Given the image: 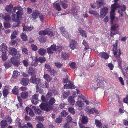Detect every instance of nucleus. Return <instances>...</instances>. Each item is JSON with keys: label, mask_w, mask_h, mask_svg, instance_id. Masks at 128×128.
Instances as JSON below:
<instances>
[{"label": "nucleus", "mask_w": 128, "mask_h": 128, "mask_svg": "<svg viewBox=\"0 0 128 128\" xmlns=\"http://www.w3.org/2000/svg\"><path fill=\"white\" fill-rule=\"evenodd\" d=\"M119 8L121 9V10H119L118 12L119 14H120V16H122L124 14V12L126 10V6L123 5H122L120 6L117 3H114V4L112 5V9L110 12V17L111 22H112V20H113L115 18V14L114 12L116 8Z\"/></svg>", "instance_id": "f257e3e1"}, {"label": "nucleus", "mask_w": 128, "mask_h": 128, "mask_svg": "<svg viewBox=\"0 0 128 128\" xmlns=\"http://www.w3.org/2000/svg\"><path fill=\"white\" fill-rule=\"evenodd\" d=\"M46 103H42L40 105V109L44 111L48 112L53 108V105L55 103L56 100L54 98H52L49 100Z\"/></svg>", "instance_id": "f03ea898"}, {"label": "nucleus", "mask_w": 128, "mask_h": 128, "mask_svg": "<svg viewBox=\"0 0 128 128\" xmlns=\"http://www.w3.org/2000/svg\"><path fill=\"white\" fill-rule=\"evenodd\" d=\"M23 8L20 6H18L17 7H14L13 9L14 13L16 12V10H18V11L16 12L17 16L16 14L14 13L12 15V20L14 22H16L19 21L20 19V18L21 16L23 14Z\"/></svg>", "instance_id": "7ed1b4c3"}, {"label": "nucleus", "mask_w": 128, "mask_h": 128, "mask_svg": "<svg viewBox=\"0 0 128 128\" xmlns=\"http://www.w3.org/2000/svg\"><path fill=\"white\" fill-rule=\"evenodd\" d=\"M119 25L117 24H113L111 26L112 30L110 32V36H111L113 37L116 34L118 33V32L115 33V32L119 30Z\"/></svg>", "instance_id": "20e7f679"}, {"label": "nucleus", "mask_w": 128, "mask_h": 128, "mask_svg": "<svg viewBox=\"0 0 128 128\" xmlns=\"http://www.w3.org/2000/svg\"><path fill=\"white\" fill-rule=\"evenodd\" d=\"M118 42L116 41V43L113 45V50L114 51V53L115 56L117 58H120L121 54V51L119 50H117L118 46Z\"/></svg>", "instance_id": "39448f33"}, {"label": "nucleus", "mask_w": 128, "mask_h": 128, "mask_svg": "<svg viewBox=\"0 0 128 128\" xmlns=\"http://www.w3.org/2000/svg\"><path fill=\"white\" fill-rule=\"evenodd\" d=\"M39 34L40 36L45 35L48 34L50 37H52L54 35V34L52 30H46L40 31L39 32Z\"/></svg>", "instance_id": "423d86ee"}, {"label": "nucleus", "mask_w": 128, "mask_h": 128, "mask_svg": "<svg viewBox=\"0 0 128 128\" xmlns=\"http://www.w3.org/2000/svg\"><path fill=\"white\" fill-rule=\"evenodd\" d=\"M108 8L106 7L102 8L100 11V16L102 18H103L106 15L108 12Z\"/></svg>", "instance_id": "0eeeda50"}, {"label": "nucleus", "mask_w": 128, "mask_h": 128, "mask_svg": "<svg viewBox=\"0 0 128 128\" xmlns=\"http://www.w3.org/2000/svg\"><path fill=\"white\" fill-rule=\"evenodd\" d=\"M52 93L51 92H48L46 94V98L42 96L41 97V99L42 101L45 102H47L50 99L52 98Z\"/></svg>", "instance_id": "6e6552de"}, {"label": "nucleus", "mask_w": 128, "mask_h": 128, "mask_svg": "<svg viewBox=\"0 0 128 128\" xmlns=\"http://www.w3.org/2000/svg\"><path fill=\"white\" fill-rule=\"evenodd\" d=\"M70 44L69 47L72 50H74L76 48V45L77 42L75 40H71L69 42Z\"/></svg>", "instance_id": "1a4fd4ad"}, {"label": "nucleus", "mask_w": 128, "mask_h": 128, "mask_svg": "<svg viewBox=\"0 0 128 128\" xmlns=\"http://www.w3.org/2000/svg\"><path fill=\"white\" fill-rule=\"evenodd\" d=\"M105 4V2L104 0H100L97 2L95 3V5L96 8H98L101 7L102 6Z\"/></svg>", "instance_id": "9d476101"}, {"label": "nucleus", "mask_w": 128, "mask_h": 128, "mask_svg": "<svg viewBox=\"0 0 128 128\" xmlns=\"http://www.w3.org/2000/svg\"><path fill=\"white\" fill-rule=\"evenodd\" d=\"M98 55L101 58L105 60H107L109 58V55L108 54L104 52L99 53Z\"/></svg>", "instance_id": "9b49d317"}, {"label": "nucleus", "mask_w": 128, "mask_h": 128, "mask_svg": "<svg viewBox=\"0 0 128 128\" xmlns=\"http://www.w3.org/2000/svg\"><path fill=\"white\" fill-rule=\"evenodd\" d=\"M76 107L79 110H82L84 108V104L82 102L78 101L76 102Z\"/></svg>", "instance_id": "f8f14e48"}, {"label": "nucleus", "mask_w": 128, "mask_h": 128, "mask_svg": "<svg viewBox=\"0 0 128 128\" xmlns=\"http://www.w3.org/2000/svg\"><path fill=\"white\" fill-rule=\"evenodd\" d=\"M64 88H68L69 89H74L76 88L73 83L71 82H69L68 84H66L64 86Z\"/></svg>", "instance_id": "ddd939ff"}, {"label": "nucleus", "mask_w": 128, "mask_h": 128, "mask_svg": "<svg viewBox=\"0 0 128 128\" xmlns=\"http://www.w3.org/2000/svg\"><path fill=\"white\" fill-rule=\"evenodd\" d=\"M38 96V94H35L32 96L31 101L34 104H37Z\"/></svg>", "instance_id": "4468645a"}, {"label": "nucleus", "mask_w": 128, "mask_h": 128, "mask_svg": "<svg viewBox=\"0 0 128 128\" xmlns=\"http://www.w3.org/2000/svg\"><path fill=\"white\" fill-rule=\"evenodd\" d=\"M20 120L19 118H17L16 120V122L17 125L19 126V127L20 128H27L26 124H23L22 125L20 122Z\"/></svg>", "instance_id": "2eb2a0df"}, {"label": "nucleus", "mask_w": 128, "mask_h": 128, "mask_svg": "<svg viewBox=\"0 0 128 128\" xmlns=\"http://www.w3.org/2000/svg\"><path fill=\"white\" fill-rule=\"evenodd\" d=\"M45 68L48 69V70L53 75L55 73V71L54 70L52 69L50 66L48 64H46L45 65Z\"/></svg>", "instance_id": "dca6fc26"}, {"label": "nucleus", "mask_w": 128, "mask_h": 128, "mask_svg": "<svg viewBox=\"0 0 128 128\" xmlns=\"http://www.w3.org/2000/svg\"><path fill=\"white\" fill-rule=\"evenodd\" d=\"M30 80L32 83L34 84H38L40 82V79L39 78H36L34 76L32 77Z\"/></svg>", "instance_id": "f3484780"}, {"label": "nucleus", "mask_w": 128, "mask_h": 128, "mask_svg": "<svg viewBox=\"0 0 128 128\" xmlns=\"http://www.w3.org/2000/svg\"><path fill=\"white\" fill-rule=\"evenodd\" d=\"M10 60L12 63L15 66H18L20 65L19 61L15 60L14 57L12 58Z\"/></svg>", "instance_id": "a211bd4d"}, {"label": "nucleus", "mask_w": 128, "mask_h": 128, "mask_svg": "<svg viewBox=\"0 0 128 128\" xmlns=\"http://www.w3.org/2000/svg\"><path fill=\"white\" fill-rule=\"evenodd\" d=\"M9 51V54L12 56H14L17 54L16 50L14 48H10V49Z\"/></svg>", "instance_id": "6ab92c4d"}, {"label": "nucleus", "mask_w": 128, "mask_h": 128, "mask_svg": "<svg viewBox=\"0 0 128 128\" xmlns=\"http://www.w3.org/2000/svg\"><path fill=\"white\" fill-rule=\"evenodd\" d=\"M26 109L27 112L28 113L29 112V114L32 117L34 116V112L32 110L31 108L27 107Z\"/></svg>", "instance_id": "aec40b11"}, {"label": "nucleus", "mask_w": 128, "mask_h": 128, "mask_svg": "<svg viewBox=\"0 0 128 128\" xmlns=\"http://www.w3.org/2000/svg\"><path fill=\"white\" fill-rule=\"evenodd\" d=\"M104 80V78L102 77H98L97 78V81L98 83V86L102 85Z\"/></svg>", "instance_id": "412c9836"}, {"label": "nucleus", "mask_w": 128, "mask_h": 128, "mask_svg": "<svg viewBox=\"0 0 128 128\" xmlns=\"http://www.w3.org/2000/svg\"><path fill=\"white\" fill-rule=\"evenodd\" d=\"M29 82V80L28 78H23L21 80V83L22 85L26 86L28 84Z\"/></svg>", "instance_id": "4be33fe9"}, {"label": "nucleus", "mask_w": 128, "mask_h": 128, "mask_svg": "<svg viewBox=\"0 0 128 128\" xmlns=\"http://www.w3.org/2000/svg\"><path fill=\"white\" fill-rule=\"evenodd\" d=\"M13 6L12 5L10 4L9 6H7L6 7V9L8 12H13V9L14 8H13Z\"/></svg>", "instance_id": "5701e85b"}, {"label": "nucleus", "mask_w": 128, "mask_h": 128, "mask_svg": "<svg viewBox=\"0 0 128 128\" xmlns=\"http://www.w3.org/2000/svg\"><path fill=\"white\" fill-rule=\"evenodd\" d=\"M28 73L30 75L32 76L35 73V70L32 67H30L29 68Z\"/></svg>", "instance_id": "b1692460"}, {"label": "nucleus", "mask_w": 128, "mask_h": 128, "mask_svg": "<svg viewBox=\"0 0 128 128\" xmlns=\"http://www.w3.org/2000/svg\"><path fill=\"white\" fill-rule=\"evenodd\" d=\"M0 125L2 128H5L8 126L7 121L4 120H3L1 122Z\"/></svg>", "instance_id": "393cba45"}, {"label": "nucleus", "mask_w": 128, "mask_h": 128, "mask_svg": "<svg viewBox=\"0 0 128 128\" xmlns=\"http://www.w3.org/2000/svg\"><path fill=\"white\" fill-rule=\"evenodd\" d=\"M2 48L1 49L0 51L3 52H6L8 51L7 47L6 46V45L4 44H2L1 46H0Z\"/></svg>", "instance_id": "a878e982"}, {"label": "nucleus", "mask_w": 128, "mask_h": 128, "mask_svg": "<svg viewBox=\"0 0 128 128\" xmlns=\"http://www.w3.org/2000/svg\"><path fill=\"white\" fill-rule=\"evenodd\" d=\"M88 118L86 116H82L81 122L83 124H86L88 122Z\"/></svg>", "instance_id": "bb28decb"}, {"label": "nucleus", "mask_w": 128, "mask_h": 128, "mask_svg": "<svg viewBox=\"0 0 128 128\" xmlns=\"http://www.w3.org/2000/svg\"><path fill=\"white\" fill-rule=\"evenodd\" d=\"M68 1L67 0H60V2L61 3L62 7L64 9L66 8L68 6V5L64 2H67Z\"/></svg>", "instance_id": "cd10ccee"}, {"label": "nucleus", "mask_w": 128, "mask_h": 128, "mask_svg": "<svg viewBox=\"0 0 128 128\" xmlns=\"http://www.w3.org/2000/svg\"><path fill=\"white\" fill-rule=\"evenodd\" d=\"M44 78L48 82H50L52 80L50 75L48 74H45L44 76Z\"/></svg>", "instance_id": "c85d7f7f"}, {"label": "nucleus", "mask_w": 128, "mask_h": 128, "mask_svg": "<svg viewBox=\"0 0 128 128\" xmlns=\"http://www.w3.org/2000/svg\"><path fill=\"white\" fill-rule=\"evenodd\" d=\"M46 52V50L43 48H41L39 49L38 52L39 54L42 56L44 55Z\"/></svg>", "instance_id": "c756f323"}, {"label": "nucleus", "mask_w": 128, "mask_h": 128, "mask_svg": "<svg viewBox=\"0 0 128 128\" xmlns=\"http://www.w3.org/2000/svg\"><path fill=\"white\" fill-rule=\"evenodd\" d=\"M18 31L16 30L14 31L11 36V40H13L16 38V36L18 34Z\"/></svg>", "instance_id": "7c9ffc66"}, {"label": "nucleus", "mask_w": 128, "mask_h": 128, "mask_svg": "<svg viewBox=\"0 0 128 128\" xmlns=\"http://www.w3.org/2000/svg\"><path fill=\"white\" fill-rule=\"evenodd\" d=\"M39 12L37 11L33 12L32 14V18L34 20H35L38 18V15Z\"/></svg>", "instance_id": "2f4dec72"}, {"label": "nucleus", "mask_w": 128, "mask_h": 128, "mask_svg": "<svg viewBox=\"0 0 128 128\" xmlns=\"http://www.w3.org/2000/svg\"><path fill=\"white\" fill-rule=\"evenodd\" d=\"M79 31L82 37H84L86 38V34L85 31L80 28L79 29Z\"/></svg>", "instance_id": "473e14b6"}, {"label": "nucleus", "mask_w": 128, "mask_h": 128, "mask_svg": "<svg viewBox=\"0 0 128 128\" xmlns=\"http://www.w3.org/2000/svg\"><path fill=\"white\" fill-rule=\"evenodd\" d=\"M68 100V102L70 103L72 105H74L75 102V101L74 99V98L72 96H70Z\"/></svg>", "instance_id": "72a5a7b5"}, {"label": "nucleus", "mask_w": 128, "mask_h": 128, "mask_svg": "<svg viewBox=\"0 0 128 128\" xmlns=\"http://www.w3.org/2000/svg\"><path fill=\"white\" fill-rule=\"evenodd\" d=\"M54 5L55 8L58 11H60L61 10V8L59 4L58 3H54Z\"/></svg>", "instance_id": "f704fd0d"}, {"label": "nucleus", "mask_w": 128, "mask_h": 128, "mask_svg": "<svg viewBox=\"0 0 128 128\" xmlns=\"http://www.w3.org/2000/svg\"><path fill=\"white\" fill-rule=\"evenodd\" d=\"M70 93V91L67 90L64 92L63 94V97L64 99H65L66 98L69 96Z\"/></svg>", "instance_id": "c9c22d12"}, {"label": "nucleus", "mask_w": 128, "mask_h": 128, "mask_svg": "<svg viewBox=\"0 0 128 128\" xmlns=\"http://www.w3.org/2000/svg\"><path fill=\"white\" fill-rule=\"evenodd\" d=\"M28 93L25 92H22L21 94L22 97L24 99L28 97Z\"/></svg>", "instance_id": "e433bc0d"}, {"label": "nucleus", "mask_w": 128, "mask_h": 128, "mask_svg": "<svg viewBox=\"0 0 128 128\" xmlns=\"http://www.w3.org/2000/svg\"><path fill=\"white\" fill-rule=\"evenodd\" d=\"M33 62L32 63V66H36L38 64V58H35V59L33 60L32 58Z\"/></svg>", "instance_id": "4c0bfd02"}, {"label": "nucleus", "mask_w": 128, "mask_h": 128, "mask_svg": "<svg viewBox=\"0 0 128 128\" xmlns=\"http://www.w3.org/2000/svg\"><path fill=\"white\" fill-rule=\"evenodd\" d=\"M20 74L19 72L17 70L14 71V74L12 75V77L14 78H18V76Z\"/></svg>", "instance_id": "58836bf2"}, {"label": "nucleus", "mask_w": 128, "mask_h": 128, "mask_svg": "<svg viewBox=\"0 0 128 128\" xmlns=\"http://www.w3.org/2000/svg\"><path fill=\"white\" fill-rule=\"evenodd\" d=\"M9 90L8 89H4L3 92V94L4 98L7 97L9 94Z\"/></svg>", "instance_id": "ea45409f"}, {"label": "nucleus", "mask_w": 128, "mask_h": 128, "mask_svg": "<svg viewBox=\"0 0 128 128\" xmlns=\"http://www.w3.org/2000/svg\"><path fill=\"white\" fill-rule=\"evenodd\" d=\"M21 38L24 41H26L27 40L28 37L26 34L22 33L21 35Z\"/></svg>", "instance_id": "a19ab883"}, {"label": "nucleus", "mask_w": 128, "mask_h": 128, "mask_svg": "<svg viewBox=\"0 0 128 128\" xmlns=\"http://www.w3.org/2000/svg\"><path fill=\"white\" fill-rule=\"evenodd\" d=\"M4 19L7 21L9 22L10 21L11 18L10 17V15L8 14H6L4 17Z\"/></svg>", "instance_id": "79ce46f5"}, {"label": "nucleus", "mask_w": 128, "mask_h": 128, "mask_svg": "<svg viewBox=\"0 0 128 128\" xmlns=\"http://www.w3.org/2000/svg\"><path fill=\"white\" fill-rule=\"evenodd\" d=\"M68 110L69 112L72 114H74L75 113L74 109L73 108L70 107L68 108Z\"/></svg>", "instance_id": "37998d69"}, {"label": "nucleus", "mask_w": 128, "mask_h": 128, "mask_svg": "<svg viewBox=\"0 0 128 128\" xmlns=\"http://www.w3.org/2000/svg\"><path fill=\"white\" fill-rule=\"evenodd\" d=\"M38 62H40L41 64L44 62L46 60L45 58L44 57L39 58H38Z\"/></svg>", "instance_id": "c03bdc74"}, {"label": "nucleus", "mask_w": 128, "mask_h": 128, "mask_svg": "<svg viewBox=\"0 0 128 128\" xmlns=\"http://www.w3.org/2000/svg\"><path fill=\"white\" fill-rule=\"evenodd\" d=\"M62 57L64 60H66L68 58V54L66 53H62Z\"/></svg>", "instance_id": "a18cd8bd"}, {"label": "nucleus", "mask_w": 128, "mask_h": 128, "mask_svg": "<svg viewBox=\"0 0 128 128\" xmlns=\"http://www.w3.org/2000/svg\"><path fill=\"white\" fill-rule=\"evenodd\" d=\"M6 53L4 52H2V60L4 62L7 59V57L6 54Z\"/></svg>", "instance_id": "49530a36"}, {"label": "nucleus", "mask_w": 128, "mask_h": 128, "mask_svg": "<svg viewBox=\"0 0 128 128\" xmlns=\"http://www.w3.org/2000/svg\"><path fill=\"white\" fill-rule=\"evenodd\" d=\"M7 121L9 123H11L12 121V120L11 118L9 116H7L5 117Z\"/></svg>", "instance_id": "de8ad7c7"}, {"label": "nucleus", "mask_w": 128, "mask_h": 128, "mask_svg": "<svg viewBox=\"0 0 128 128\" xmlns=\"http://www.w3.org/2000/svg\"><path fill=\"white\" fill-rule=\"evenodd\" d=\"M54 64L58 68H61L63 66V64H62L59 62H55L54 63Z\"/></svg>", "instance_id": "09e8293b"}, {"label": "nucleus", "mask_w": 128, "mask_h": 128, "mask_svg": "<svg viewBox=\"0 0 128 128\" xmlns=\"http://www.w3.org/2000/svg\"><path fill=\"white\" fill-rule=\"evenodd\" d=\"M38 16L40 20V21L41 22H43L44 19V17L42 14L41 13H40L39 12Z\"/></svg>", "instance_id": "8fccbe9b"}, {"label": "nucleus", "mask_w": 128, "mask_h": 128, "mask_svg": "<svg viewBox=\"0 0 128 128\" xmlns=\"http://www.w3.org/2000/svg\"><path fill=\"white\" fill-rule=\"evenodd\" d=\"M68 114V112L66 110H64L61 113V115L63 117H66Z\"/></svg>", "instance_id": "3c124183"}, {"label": "nucleus", "mask_w": 128, "mask_h": 128, "mask_svg": "<svg viewBox=\"0 0 128 128\" xmlns=\"http://www.w3.org/2000/svg\"><path fill=\"white\" fill-rule=\"evenodd\" d=\"M38 39L41 42L44 43L46 42V39L42 37H39Z\"/></svg>", "instance_id": "603ef678"}, {"label": "nucleus", "mask_w": 128, "mask_h": 128, "mask_svg": "<svg viewBox=\"0 0 128 128\" xmlns=\"http://www.w3.org/2000/svg\"><path fill=\"white\" fill-rule=\"evenodd\" d=\"M36 88L37 92H39V93H42L43 92V90L40 89L37 85H36Z\"/></svg>", "instance_id": "864d4df0"}, {"label": "nucleus", "mask_w": 128, "mask_h": 128, "mask_svg": "<svg viewBox=\"0 0 128 128\" xmlns=\"http://www.w3.org/2000/svg\"><path fill=\"white\" fill-rule=\"evenodd\" d=\"M62 118L60 117H58V118H56V122L57 124H60L62 122Z\"/></svg>", "instance_id": "5fc2aeb1"}, {"label": "nucleus", "mask_w": 128, "mask_h": 128, "mask_svg": "<svg viewBox=\"0 0 128 128\" xmlns=\"http://www.w3.org/2000/svg\"><path fill=\"white\" fill-rule=\"evenodd\" d=\"M70 68L73 69L75 68H76V64L74 62H72L69 65Z\"/></svg>", "instance_id": "6e6d98bb"}, {"label": "nucleus", "mask_w": 128, "mask_h": 128, "mask_svg": "<svg viewBox=\"0 0 128 128\" xmlns=\"http://www.w3.org/2000/svg\"><path fill=\"white\" fill-rule=\"evenodd\" d=\"M13 93L17 95L18 93V89L15 88L12 90Z\"/></svg>", "instance_id": "4d7b16f0"}, {"label": "nucleus", "mask_w": 128, "mask_h": 128, "mask_svg": "<svg viewBox=\"0 0 128 128\" xmlns=\"http://www.w3.org/2000/svg\"><path fill=\"white\" fill-rule=\"evenodd\" d=\"M31 46L32 50L34 51H36V50L38 49L37 46L34 44H32Z\"/></svg>", "instance_id": "13d9d810"}, {"label": "nucleus", "mask_w": 128, "mask_h": 128, "mask_svg": "<svg viewBox=\"0 0 128 128\" xmlns=\"http://www.w3.org/2000/svg\"><path fill=\"white\" fill-rule=\"evenodd\" d=\"M96 125L100 127L101 126L102 124L98 120H96Z\"/></svg>", "instance_id": "bf43d9fd"}, {"label": "nucleus", "mask_w": 128, "mask_h": 128, "mask_svg": "<svg viewBox=\"0 0 128 128\" xmlns=\"http://www.w3.org/2000/svg\"><path fill=\"white\" fill-rule=\"evenodd\" d=\"M23 63L24 66L26 67H27L28 66V62L27 60H23Z\"/></svg>", "instance_id": "052dcab7"}, {"label": "nucleus", "mask_w": 128, "mask_h": 128, "mask_svg": "<svg viewBox=\"0 0 128 128\" xmlns=\"http://www.w3.org/2000/svg\"><path fill=\"white\" fill-rule=\"evenodd\" d=\"M57 46L56 45H53L51 46L50 48L53 51H56Z\"/></svg>", "instance_id": "680f3d73"}, {"label": "nucleus", "mask_w": 128, "mask_h": 128, "mask_svg": "<svg viewBox=\"0 0 128 128\" xmlns=\"http://www.w3.org/2000/svg\"><path fill=\"white\" fill-rule=\"evenodd\" d=\"M44 126L41 123H39L37 125V128H43Z\"/></svg>", "instance_id": "e2e57ef3"}, {"label": "nucleus", "mask_w": 128, "mask_h": 128, "mask_svg": "<svg viewBox=\"0 0 128 128\" xmlns=\"http://www.w3.org/2000/svg\"><path fill=\"white\" fill-rule=\"evenodd\" d=\"M35 112L36 114H41V111L39 108H38L36 109Z\"/></svg>", "instance_id": "0e129e2a"}, {"label": "nucleus", "mask_w": 128, "mask_h": 128, "mask_svg": "<svg viewBox=\"0 0 128 128\" xmlns=\"http://www.w3.org/2000/svg\"><path fill=\"white\" fill-rule=\"evenodd\" d=\"M22 52H24L27 55H28V50L27 48H24L22 50Z\"/></svg>", "instance_id": "69168bd1"}, {"label": "nucleus", "mask_w": 128, "mask_h": 128, "mask_svg": "<svg viewBox=\"0 0 128 128\" xmlns=\"http://www.w3.org/2000/svg\"><path fill=\"white\" fill-rule=\"evenodd\" d=\"M15 23L13 24V26L14 27H16L18 26V25L20 24V22L19 20L17 21Z\"/></svg>", "instance_id": "338daca9"}, {"label": "nucleus", "mask_w": 128, "mask_h": 128, "mask_svg": "<svg viewBox=\"0 0 128 128\" xmlns=\"http://www.w3.org/2000/svg\"><path fill=\"white\" fill-rule=\"evenodd\" d=\"M123 100L124 103L128 104V94L126 95V98L124 99Z\"/></svg>", "instance_id": "774afa93"}]
</instances>
